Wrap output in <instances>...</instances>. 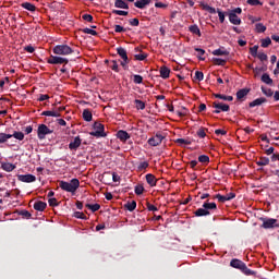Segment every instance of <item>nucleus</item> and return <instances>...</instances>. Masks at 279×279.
<instances>
[{
	"mask_svg": "<svg viewBox=\"0 0 279 279\" xmlns=\"http://www.w3.org/2000/svg\"><path fill=\"white\" fill-rule=\"evenodd\" d=\"M81 183L78 179H71V181H59V187L71 194H75L76 191L80 189Z\"/></svg>",
	"mask_w": 279,
	"mask_h": 279,
	"instance_id": "1",
	"label": "nucleus"
},
{
	"mask_svg": "<svg viewBox=\"0 0 279 279\" xmlns=\"http://www.w3.org/2000/svg\"><path fill=\"white\" fill-rule=\"evenodd\" d=\"M52 53L57 56H70L74 53V50L69 45L62 44L56 45L52 48Z\"/></svg>",
	"mask_w": 279,
	"mask_h": 279,
	"instance_id": "2",
	"label": "nucleus"
},
{
	"mask_svg": "<svg viewBox=\"0 0 279 279\" xmlns=\"http://www.w3.org/2000/svg\"><path fill=\"white\" fill-rule=\"evenodd\" d=\"M93 129L95 131L89 132L90 136H94L96 138L107 137V133L105 131V124H102L100 122H94Z\"/></svg>",
	"mask_w": 279,
	"mask_h": 279,
	"instance_id": "3",
	"label": "nucleus"
},
{
	"mask_svg": "<svg viewBox=\"0 0 279 279\" xmlns=\"http://www.w3.org/2000/svg\"><path fill=\"white\" fill-rule=\"evenodd\" d=\"M117 54L122 59V61L120 62V65L123 68V70L128 71L129 64H130V58L128 56L126 49L123 47H118Z\"/></svg>",
	"mask_w": 279,
	"mask_h": 279,
	"instance_id": "4",
	"label": "nucleus"
},
{
	"mask_svg": "<svg viewBox=\"0 0 279 279\" xmlns=\"http://www.w3.org/2000/svg\"><path fill=\"white\" fill-rule=\"evenodd\" d=\"M53 133V130H51L47 124L40 123L37 126V137L38 140L43 141L46 138L47 135H50Z\"/></svg>",
	"mask_w": 279,
	"mask_h": 279,
	"instance_id": "5",
	"label": "nucleus"
},
{
	"mask_svg": "<svg viewBox=\"0 0 279 279\" xmlns=\"http://www.w3.org/2000/svg\"><path fill=\"white\" fill-rule=\"evenodd\" d=\"M213 108L216 110H213V113L220 114L221 112H230L231 107L228 104H225L222 101H214Z\"/></svg>",
	"mask_w": 279,
	"mask_h": 279,
	"instance_id": "6",
	"label": "nucleus"
},
{
	"mask_svg": "<svg viewBox=\"0 0 279 279\" xmlns=\"http://www.w3.org/2000/svg\"><path fill=\"white\" fill-rule=\"evenodd\" d=\"M259 220L263 222L260 227L266 230L279 228V223L278 220H276V218H259Z\"/></svg>",
	"mask_w": 279,
	"mask_h": 279,
	"instance_id": "7",
	"label": "nucleus"
},
{
	"mask_svg": "<svg viewBox=\"0 0 279 279\" xmlns=\"http://www.w3.org/2000/svg\"><path fill=\"white\" fill-rule=\"evenodd\" d=\"M47 63L52 64V65L69 64V59L63 58V57H59V56L50 54V57L47 60Z\"/></svg>",
	"mask_w": 279,
	"mask_h": 279,
	"instance_id": "8",
	"label": "nucleus"
},
{
	"mask_svg": "<svg viewBox=\"0 0 279 279\" xmlns=\"http://www.w3.org/2000/svg\"><path fill=\"white\" fill-rule=\"evenodd\" d=\"M165 140V135L161 133H156L154 136L149 137L147 143L149 146L157 147L162 144V141Z\"/></svg>",
	"mask_w": 279,
	"mask_h": 279,
	"instance_id": "9",
	"label": "nucleus"
},
{
	"mask_svg": "<svg viewBox=\"0 0 279 279\" xmlns=\"http://www.w3.org/2000/svg\"><path fill=\"white\" fill-rule=\"evenodd\" d=\"M17 180L23 183L36 182V177L34 174H17Z\"/></svg>",
	"mask_w": 279,
	"mask_h": 279,
	"instance_id": "10",
	"label": "nucleus"
},
{
	"mask_svg": "<svg viewBox=\"0 0 279 279\" xmlns=\"http://www.w3.org/2000/svg\"><path fill=\"white\" fill-rule=\"evenodd\" d=\"M82 145V138L80 135L75 136L73 141L69 143L70 150H77Z\"/></svg>",
	"mask_w": 279,
	"mask_h": 279,
	"instance_id": "11",
	"label": "nucleus"
},
{
	"mask_svg": "<svg viewBox=\"0 0 279 279\" xmlns=\"http://www.w3.org/2000/svg\"><path fill=\"white\" fill-rule=\"evenodd\" d=\"M117 138L120 140L122 143L128 142L131 138V134L125 130H119L117 132Z\"/></svg>",
	"mask_w": 279,
	"mask_h": 279,
	"instance_id": "12",
	"label": "nucleus"
},
{
	"mask_svg": "<svg viewBox=\"0 0 279 279\" xmlns=\"http://www.w3.org/2000/svg\"><path fill=\"white\" fill-rule=\"evenodd\" d=\"M159 73H160V77L163 80H168L170 78V74H171V69L168 68L167 65H162L159 69Z\"/></svg>",
	"mask_w": 279,
	"mask_h": 279,
	"instance_id": "13",
	"label": "nucleus"
},
{
	"mask_svg": "<svg viewBox=\"0 0 279 279\" xmlns=\"http://www.w3.org/2000/svg\"><path fill=\"white\" fill-rule=\"evenodd\" d=\"M229 22L232 24V25H235V26H239L242 24V20L241 17H239L238 14L235 13H229Z\"/></svg>",
	"mask_w": 279,
	"mask_h": 279,
	"instance_id": "14",
	"label": "nucleus"
},
{
	"mask_svg": "<svg viewBox=\"0 0 279 279\" xmlns=\"http://www.w3.org/2000/svg\"><path fill=\"white\" fill-rule=\"evenodd\" d=\"M199 7L202 8L203 11L208 12L209 14H217V9L214 7H210L209 4L201 1Z\"/></svg>",
	"mask_w": 279,
	"mask_h": 279,
	"instance_id": "15",
	"label": "nucleus"
},
{
	"mask_svg": "<svg viewBox=\"0 0 279 279\" xmlns=\"http://www.w3.org/2000/svg\"><path fill=\"white\" fill-rule=\"evenodd\" d=\"M151 3V0H137L134 2V7L140 10L146 9Z\"/></svg>",
	"mask_w": 279,
	"mask_h": 279,
	"instance_id": "16",
	"label": "nucleus"
},
{
	"mask_svg": "<svg viewBox=\"0 0 279 279\" xmlns=\"http://www.w3.org/2000/svg\"><path fill=\"white\" fill-rule=\"evenodd\" d=\"M265 102H267V98H265V97H259V98H256V99H254L253 101H251V102L248 104V107H250V108L259 107V106H262V105L265 104Z\"/></svg>",
	"mask_w": 279,
	"mask_h": 279,
	"instance_id": "17",
	"label": "nucleus"
},
{
	"mask_svg": "<svg viewBox=\"0 0 279 279\" xmlns=\"http://www.w3.org/2000/svg\"><path fill=\"white\" fill-rule=\"evenodd\" d=\"M245 263H243L242 260H240V259H232L231 262H230V266L231 267H233V268H235V269H239V270H243V268L245 267Z\"/></svg>",
	"mask_w": 279,
	"mask_h": 279,
	"instance_id": "18",
	"label": "nucleus"
},
{
	"mask_svg": "<svg viewBox=\"0 0 279 279\" xmlns=\"http://www.w3.org/2000/svg\"><path fill=\"white\" fill-rule=\"evenodd\" d=\"M146 182L150 187H155L157 186V179L155 177V174H146L145 175Z\"/></svg>",
	"mask_w": 279,
	"mask_h": 279,
	"instance_id": "19",
	"label": "nucleus"
},
{
	"mask_svg": "<svg viewBox=\"0 0 279 279\" xmlns=\"http://www.w3.org/2000/svg\"><path fill=\"white\" fill-rule=\"evenodd\" d=\"M33 208L37 211H45L47 208V203H44V201H36L34 203Z\"/></svg>",
	"mask_w": 279,
	"mask_h": 279,
	"instance_id": "20",
	"label": "nucleus"
},
{
	"mask_svg": "<svg viewBox=\"0 0 279 279\" xmlns=\"http://www.w3.org/2000/svg\"><path fill=\"white\" fill-rule=\"evenodd\" d=\"M114 8L116 9H122V10H129L130 5L124 0H116L114 1Z\"/></svg>",
	"mask_w": 279,
	"mask_h": 279,
	"instance_id": "21",
	"label": "nucleus"
},
{
	"mask_svg": "<svg viewBox=\"0 0 279 279\" xmlns=\"http://www.w3.org/2000/svg\"><path fill=\"white\" fill-rule=\"evenodd\" d=\"M82 118L85 122H92L93 121L92 111L88 108L84 109L82 112Z\"/></svg>",
	"mask_w": 279,
	"mask_h": 279,
	"instance_id": "22",
	"label": "nucleus"
},
{
	"mask_svg": "<svg viewBox=\"0 0 279 279\" xmlns=\"http://www.w3.org/2000/svg\"><path fill=\"white\" fill-rule=\"evenodd\" d=\"M1 169L5 172H12L13 170L16 169V166L12 162H2Z\"/></svg>",
	"mask_w": 279,
	"mask_h": 279,
	"instance_id": "23",
	"label": "nucleus"
},
{
	"mask_svg": "<svg viewBox=\"0 0 279 279\" xmlns=\"http://www.w3.org/2000/svg\"><path fill=\"white\" fill-rule=\"evenodd\" d=\"M195 217H207L210 216V211H207L205 207H199L194 211Z\"/></svg>",
	"mask_w": 279,
	"mask_h": 279,
	"instance_id": "24",
	"label": "nucleus"
},
{
	"mask_svg": "<svg viewBox=\"0 0 279 279\" xmlns=\"http://www.w3.org/2000/svg\"><path fill=\"white\" fill-rule=\"evenodd\" d=\"M189 32L193 35L202 37V32H201V28L197 24L190 25L189 26Z\"/></svg>",
	"mask_w": 279,
	"mask_h": 279,
	"instance_id": "25",
	"label": "nucleus"
},
{
	"mask_svg": "<svg viewBox=\"0 0 279 279\" xmlns=\"http://www.w3.org/2000/svg\"><path fill=\"white\" fill-rule=\"evenodd\" d=\"M250 94L248 88H241L236 92V99L242 100Z\"/></svg>",
	"mask_w": 279,
	"mask_h": 279,
	"instance_id": "26",
	"label": "nucleus"
},
{
	"mask_svg": "<svg viewBox=\"0 0 279 279\" xmlns=\"http://www.w3.org/2000/svg\"><path fill=\"white\" fill-rule=\"evenodd\" d=\"M43 117H53V118H60L61 113L59 111H54V110H44L41 112Z\"/></svg>",
	"mask_w": 279,
	"mask_h": 279,
	"instance_id": "27",
	"label": "nucleus"
},
{
	"mask_svg": "<svg viewBox=\"0 0 279 279\" xmlns=\"http://www.w3.org/2000/svg\"><path fill=\"white\" fill-rule=\"evenodd\" d=\"M213 56H216V57H228L230 56V51H228L227 49H221V48H218V49H215L213 51Z\"/></svg>",
	"mask_w": 279,
	"mask_h": 279,
	"instance_id": "28",
	"label": "nucleus"
},
{
	"mask_svg": "<svg viewBox=\"0 0 279 279\" xmlns=\"http://www.w3.org/2000/svg\"><path fill=\"white\" fill-rule=\"evenodd\" d=\"M202 207L205 208V210L209 211V213H210V210L218 209L217 203H207V201L205 203H203Z\"/></svg>",
	"mask_w": 279,
	"mask_h": 279,
	"instance_id": "29",
	"label": "nucleus"
},
{
	"mask_svg": "<svg viewBox=\"0 0 279 279\" xmlns=\"http://www.w3.org/2000/svg\"><path fill=\"white\" fill-rule=\"evenodd\" d=\"M214 97L217 99H221L223 101H233L234 97L231 95H225V94H214Z\"/></svg>",
	"mask_w": 279,
	"mask_h": 279,
	"instance_id": "30",
	"label": "nucleus"
},
{
	"mask_svg": "<svg viewBox=\"0 0 279 279\" xmlns=\"http://www.w3.org/2000/svg\"><path fill=\"white\" fill-rule=\"evenodd\" d=\"M260 81L266 84V85H269L271 86L274 84V80L271 78V76H269L268 73H264L260 77Z\"/></svg>",
	"mask_w": 279,
	"mask_h": 279,
	"instance_id": "31",
	"label": "nucleus"
},
{
	"mask_svg": "<svg viewBox=\"0 0 279 279\" xmlns=\"http://www.w3.org/2000/svg\"><path fill=\"white\" fill-rule=\"evenodd\" d=\"M134 105L136 110H145L146 109V102L141 99H134Z\"/></svg>",
	"mask_w": 279,
	"mask_h": 279,
	"instance_id": "32",
	"label": "nucleus"
},
{
	"mask_svg": "<svg viewBox=\"0 0 279 279\" xmlns=\"http://www.w3.org/2000/svg\"><path fill=\"white\" fill-rule=\"evenodd\" d=\"M85 207L88 208L92 213H97L98 210H100L101 205H99V203H95L94 205H89V203H86Z\"/></svg>",
	"mask_w": 279,
	"mask_h": 279,
	"instance_id": "33",
	"label": "nucleus"
},
{
	"mask_svg": "<svg viewBox=\"0 0 279 279\" xmlns=\"http://www.w3.org/2000/svg\"><path fill=\"white\" fill-rule=\"evenodd\" d=\"M137 207V203L136 201H132L131 203H126L124 205V208H126V210H129L130 213H133Z\"/></svg>",
	"mask_w": 279,
	"mask_h": 279,
	"instance_id": "34",
	"label": "nucleus"
},
{
	"mask_svg": "<svg viewBox=\"0 0 279 279\" xmlns=\"http://www.w3.org/2000/svg\"><path fill=\"white\" fill-rule=\"evenodd\" d=\"M256 165L258 167H265L267 165H269V157H260L257 161Z\"/></svg>",
	"mask_w": 279,
	"mask_h": 279,
	"instance_id": "35",
	"label": "nucleus"
},
{
	"mask_svg": "<svg viewBox=\"0 0 279 279\" xmlns=\"http://www.w3.org/2000/svg\"><path fill=\"white\" fill-rule=\"evenodd\" d=\"M213 62L215 65L225 66L228 60L222 58H213Z\"/></svg>",
	"mask_w": 279,
	"mask_h": 279,
	"instance_id": "36",
	"label": "nucleus"
},
{
	"mask_svg": "<svg viewBox=\"0 0 279 279\" xmlns=\"http://www.w3.org/2000/svg\"><path fill=\"white\" fill-rule=\"evenodd\" d=\"M11 136L17 141H23L25 138V134L21 131H14Z\"/></svg>",
	"mask_w": 279,
	"mask_h": 279,
	"instance_id": "37",
	"label": "nucleus"
},
{
	"mask_svg": "<svg viewBox=\"0 0 279 279\" xmlns=\"http://www.w3.org/2000/svg\"><path fill=\"white\" fill-rule=\"evenodd\" d=\"M81 32L86 35L98 36V32L89 27L82 28Z\"/></svg>",
	"mask_w": 279,
	"mask_h": 279,
	"instance_id": "38",
	"label": "nucleus"
},
{
	"mask_svg": "<svg viewBox=\"0 0 279 279\" xmlns=\"http://www.w3.org/2000/svg\"><path fill=\"white\" fill-rule=\"evenodd\" d=\"M10 138H12V134L0 132V144L7 143Z\"/></svg>",
	"mask_w": 279,
	"mask_h": 279,
	"instance_id": "39",
	"label": "nucleus"
},
{
	"mask_svg": "<svg viewBox=\"0 0 279 279\" xmlns=\"http://www.w3.org/2000/svg\"><path fill=\"white\" fill-rule=\"evenodd\" d=\"M147 168H149V162L148 161H141L137 165V171L138 172H143L144 170H146Z\"/></svg>",
	"mask_w": 279,
	"mask_h": 279,
	"instance_id": "40",
	"label": "nucleus"
},
{
	"mask_svg": "<svg viewBox=\"0 0 279 279\" xmlns=\"http://www.w3.org/2000/svg\"><path fill=\"white\" fill-rule=\"evenodd\" d=\"M22 8L29 11V12H35L36 11V7L33 3H29V2L22 3Z\"/></svg>",
	"mask_w": 279,
	"mask_h": 279,
	"instance_id": "41",
	"label": "nucleus"
},
{
	"mask_svg": "<svg viewBox=\"0 0 279 279\" xmlns=\"http://www.w3.org/2000/svg\"><path fill=\"white\" fill-rule=\"evenodd\" d=\"M175 143L180 146L192 145V141L190 138H177Z\"/></svg>",
	"mask_w": 279,
	"mask_h": 279,
	"instance_id": "42",
	"label": "nucleus"
},
{
	"mask_svg": "<svg viewBox=\"0 0 279 279\" xmlns=\"http://www.w3.org/2000/svg\"><path fill=\"white\" fill-rule=\"evenodd\" d=\"M195 51L198 53V54H197V58H198L201 61H205V60H206V58L203 57V56L206 54V50H205V49H203V48H195Z\"/></svg>",
	"mask_w": 279,
	"mask_h": 279,
	"instance_id": "43",
	"label": "nucleus"
},
{
	"mask_svg": "<svg viewBox=\"0 0 279 279\" xmlns=\"http://www.w3.org/2000/svg\"><path fill=\"white\" fill-rule=\"evenodd\" d=\"M260 89L266 97L274 96V90L271 88L262 86Z\"/></svg>",
	"mask_w": 279,
	"mask_h": 279,
	"instance_id": "44",
	"label": "nucleus"
},
{
	"mask_svg": "<svg viewBox=\"0 0 279 279\" xmlns=\"http://www.w3.org/2000/svg\"><path fill=\"white\" fill-rule=\"evenodd\" d=\"M198 161L204 165H208L210 162V157L208 155H199Z\"/></svg>",
	"mask_w": 279,
	"mask_h": 279,
	"instance_id": "45",
	"label": "nucleus"
},
{
	"mask_svg": "<svg viewBox=\"0 0 279 279\" xmlns=\"http://www.w3.org/2000/svg\"><path fill=\"white\" fill-rule=\"evenodd\" d=\"M258 49H259V46H258V45H255V46L251 47V48H250V54H251L253 58H257V56L259 54Z\"/></svg>",
	"mask_w": 279,
	"mask_h": 279,
	"instance_id": "46",
	"label": "nucleus"
},
{
	"mask_svg": "<svg viewBox=\"0 0 279 279\" xmlns=\"http://www.w3.org/2000/svg\"><path fill=\"white\" fill-rule=\"evenodd\" d=\"M241 272H243L245 276H256L257 275L256 271L248 269L246 264L244 265V268L242 269Z\"/></svg>",
	"mask_w": 279,
	"mask_h": 279,
	"instance_id": "47",
	"label": "nucleus"
},
{
	"mask_svg": "<svg viewBox=\"0 0 279 279\" xmlns=\"http://www.w3.org/2000/svg\"><path fill=\"white\" fill-rule=\"evenodd\" d=\"M109 68L116 72V73H119L120 72V69H119V64H118V61L117 60H112L111 61V64L109 65Z\"/></svg>",
	"mask_w": 279,
	"mask_h": 279,
	"instance_id": "48",
	"label": "nucleus"
},
{
	"mask_svg": "<svg viewBox=\"0 0 279 279\" xmlns=\"http://www.w3.org/2000/svg\"><path fill=\"white\" fill-rule=\"evenodd\" d=\"M206 131H208V129L199 128L196 134L199 138H205L207 136Z\"/></svg>",
	"mask_w": 279,
	"mask_h": 279,
	"instance_id": "49",
	"label": "nucleus"
},
{
	"mask_svg": "<svg viewBox=\"0 0 279 279\" xmlns=\"http://www.w3.org/2000/svg\"><path fill=\"white\" fill-rule=\"evenodd\" d=\"M144 192H145L144 185H135V187H134V193H135L136 195H143Z\"/></svg>",
	"mask_w": 279,
	"mask_h": 279,
	"instance_id": "50",
	"label": "nucleus"
},
{
	"mask_svg": "<svg viewBox=\"0 0 279 279\" xmlns=\"http://www.w3.org/2000/svg\"><path fill=\"white\" fill-rule=\"evenodd\" d=\"M267 31V26H265L263 23L256 24V32L259 34H263Z\"/></svg>",
	"mask_w": 279,
	"mask_h": 279,
	"instance_id": "51",
	"label": "nucleus"
},
{
	"mask_svg": "<svg viewBox=\"0 0 279 279\" xmlns=\"http://www.w3.org/2000/svg\"><path fill=\"white\" fill-rule=\"evenodd\" d=\"M144 77L140 74L133 75V83L134 84H143Z\"/></svg>",
	"mask_w": 279,
	"mask_h": 279,
	"instance_id": "52",
	"label": "nucleus"
},
{
	"mask_svg": "<svg viewBox=\"0 0 279 279\" xmlns=\"http://www.w3.org/2000/svg\"><path fill=\"white\" fill-rule=\"evenodd\" d=\"M19 215H20L21 217H23L24 219H29V218H32L31 211H26V209H22L21 211H19Z\"/></svg>",
	"mask_w": 279,
	"mask_h": 279,
	"instance_id": "53",
	"label": "nucleus"
},
{
	"mask_svg": "<svg viewBox=\"0 0 279 279\" xmlns=\"http://www.w3.org/2000/svg\"><path fill=\"white\" fill-rule=\"evenodd\" d=\"M194 78H195L196 81H198V82H203L204 78H205L204 72H202V71H196Z\"/></svg>",
	"mask_w": 279,
	"mask_h": 279,
	"instance_id": "54",
	"label": "nucleus"
},
{
	"mask_svg": "<svg viewBox=\"0 0 279 279\" xmlns=\"http://www.w3.org/2000/svg\"><path fill=\"white\" fill-rule=\"evenodd\" d=\"M177 114L180 118L186 117L189 114V109L186 107H182V110H178Z\"/></svg>",
	"mask_w": 279,
	"mask_h": 279,
	"instance_id": "55",
	"label": "nucleus"
},
{
	"mask_svg": "<svg viewBox=\"0 0 279 279\" xmlns=\"http://www.w3.org/2000/svg\"><path fill=\"white\" fill-rule=\"evenodd\" d=\"M112 14L119 15V16H128V15H129V11H124V10H112Z\"/></svg>",
	"mask_w": 279,
	"mask_h": 279,
	"instance_id": "56",
	"label": "nucleus"
},
{
	"mask_svg": "<svg viewBox=\"0 0 279 279\" xmlns=\"http://www.w3.org/2000/svg\"><path fill=\"white\" fill-rule=\"evenodd\" d=\"M270 44H271V38L266 37L262 39V48H268Z\"/></svg>",
	"mask_w": 279,
	"mask_h": 279,
	"instance_id": "57",
	"label": "nucleus"
},
{
	"mask_svg": "<svg viewBox=\"0 0 279 279\" xmlns=\"http://www.w3.org/2000/svg\"><path fill=\"white\" fill-rule=\"evenodd\" d=\"M215 198H216L219 203H221V204L228 202L227 196H223L222 194H216V195H215Z\"/></svg>",
	"mask_w": 279,
	"mask_h": 279,
	"instance_id": "58",
	"label": "nucleus"
},
{
	"mask_svg": "<svg viewBox=\"0 0 279 279\" xmlns=\"http://www.w3.org/2000/svg\"><path fill=\"white\" fill-rule=\"evenodd\" d=\"M148 54L147 53H137L134 56L135 60L137 61H145L147 59Z\"/></svg>",
	"mask_w": 279,
	"mask_h": 279,
	"instance_id": "59",
	"label": "nucleus"
},
{
	"mask_svg": "<svg viewBox=\"0 0 279 279\" xmlns=\"http://www.w3.org/2000/svg\"><path fill=\"white\" fill-rule=\"evenodd\" d=\"M129 24L132 27H138L140 26V20L137 17L131 19V20H129Z\"/></svg>",
	"mask_w": 279,
	"mask_h": 279,
	"instance_id": "60",
	"label": "nucleus"
},
{
	"mask_svg": "<svg viewBox=\"0 0 279 279\" xmlns=\"http://www.w3.org/2000/svg\"><path fill=\"white\" fill-rule=\"evenodd\" d=\"M82 20L88 23H93L94 22V16L92 14H83L82 15Z\"/></svg>",
	"mask_w": 279,
	"mask_h": 279,
	"instance_id": "61",
	"label": "nucleus"
},
{
	"mask_svg": "<svg viewBox=\"0 0 279 279\" xmlns=\"http://www.w3.org/2000/svg\"><path fill=\"white\" fill-rule=\"evenodd\" d=\"M146 208L148 211H158V207H156V205H151V203H146Z\"/></svg>",
	"mask_w": 279,
	"mask_h": 279,
	"instance_id": "62",
	"label": "nucleus"
},
{
	"mask_svg": "<svg viewBox=\"0 0 279 279\" xmlns=\"http://www.w3.org/2000/svg\"><path fill=\"white\" fill-rule=\"evenodd\" d=\"M48 205L50 207H57V206H59V203H58L57 198H48Z\"/></svg>",
	"mask_w": 279,
	"mask_h": 279,
	"instance_id": "63",
	"label": "nucleus"
},
{
	"mask_svg": "<svg viewBox=\"0 0 279 279\" xmlns=\"http://www.w3.org/2000/svg\"><path fill=\"white\" fill-rule=\"evenodd\" d=\"M256 58H258L262 62H265L268 60L267 53L260 52V51L258 52V56Z\"/></svg>",
	"mask_w": 279,
	"mask_h": 279,
	"instance_id": "64",
	"label": "nucleus"
}]
</instances>
